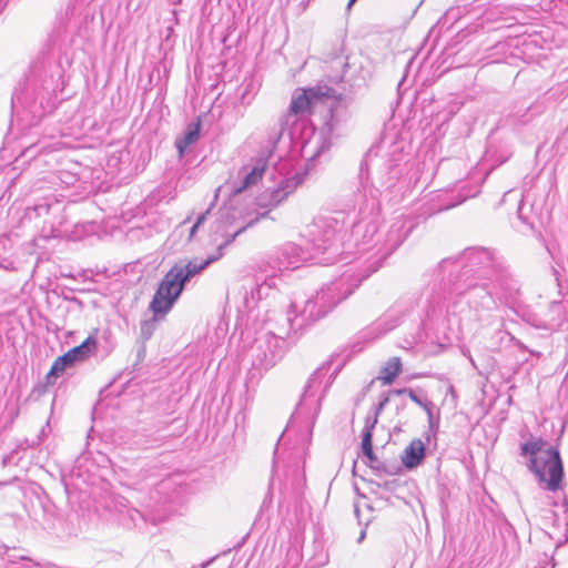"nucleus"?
Instances as JSON below:
<instances>
[{"label": "nucleus", "instance_id": "f257e3e1", "mask_svg": "<svg viewBox=\"0 0 568 568\" xmlns=\"http://www.w3.org/2000/svg\"><path fill=\"white\" fill-rule=\"evenodd\" d=\"M450 264L460 266L462 276L468 278L473 275L483 281V283L471 281L465 288L458 283L455 287L458 294L467 295L469 303L476 307L491 310L496 306L499 291L506 294L516 290V281L503 260L485 247L466 248L460 256L444 258L439 265L444 270Z\"/></svg>", "mask_w": 568, "mask_h": 568}, {"label": "nucleus", "instance_id": "f03ea898", "mask_svg": "<svg viewBox=\"0 0 568 568\" xmlns=\"http://www.w3.org/2000/svg\"><path fill=\"white\" fill-rule=\"evenodd\" d=\"M223 245L217 246L216 254L206 260L179 261L161 280L149 308L155 317L165 316L174 306L182 294L186 283L195 275L204 271L210 264L223 256Z\"/></svg>", "mask_w": 568, "mask_h": 568}, {"label": "nucleus", "instance_id": "7ed1b4c3", "mask_svg": "<svg viewBox=\"0 0 568 568\" xmlns=\"http://www.w3.org/2000/svg\"><path fill=\"white\" fill-rule=\"evenodd\" d=\"M520 455L528 459L527 467L536 476L542 489L548 491L560 489L564 467L558 449L547 447L546 442L538 438L521 444Z\"/></svg>", "mask_w": 568, "mask_h": 568}, {"label": "nucleus", "instance_id": "20e7f679", "mask_svg": "<svg viewBox=\"0 0 568 568\" xmlns=\"http://www.w3.org/2000/svg\"><path fill=\"white\" fill-rule=\"evenodd\" d=\"M338 230V221L331 216H317L306 226L303 236L316 263L328 265L346 260L339 251Z\"/></svg>", "mask_w": 568, "mask_h": 568}, {"label": "nucleus", "instance_id": "39448f33", "mask_svg": "<svg viewBox=\"0 0 568 568\" xmlns=\"http://www.w3.org/2000/svg\"><path fill=\"white\" fill-rule=\"evenodd\" d=\"M323 97L341 100L342 93L336 95V91L327 87L295 90L292 95L287 112L282 115V118L278 120V123L273 129H271L267 135L263 155L271 158L276 148V144L283 135V132L291 125H294L297 121V116L306 113L314 101Z\"/></svg>", "mask_w": 568, "mask_h": 568}, {"label": "nucleus", "instance_id": "423d86ee", "mask_svg": "<svg viewBox=\"0 0 568 568\" xmlns=\"http://www.w3.org/2000/svg\"><path fill=\"white\" fill-rule=\"evenodd\" d=\"M61 68L52 61L40 60L31 65L28 85L32 89L33 102L49 101L60 87Z\"/></svg>", "mask_w": 568, "mask_h": 568}, {"label": "nucleus", "instance_id": "0eeeda50", "mask_svg": "<svg viewBox=\"0 0 568 568\" xmlns=\"http://www.w3.org/2000/svg\"><path fill=\"white\" fill-rule=\"evenodd\" d=\"M377 268L378 265H375L374 267L371 265L365 273L361 272L357 274L354 272L349 273L351 270H348L342 277L323 286L315 295L321 307H323L328 314L339 302L351 295L355 288L359 286L363 280L367 278L372 273L377 271Z\"/></svg>", "mask_w": 568, "mask_h": 568}, {"label": "nucleus", "instance_id": "6e6552de", "mask_svg": "<svg viewBox=\"0 0 568 568\" xmlns=\"http://www.w3.org/2000/svg\"><path fill=\"white\" fill-rule=\"evenodd\" d=\"M347 113L344 108L338 103L331 106L329 118L326 120L318 135L314 136V141H310L304 149L314 144L313 153L306 162V171H310L315 165V160L323 153L328 151L332 146L333 136H338L342 131L343 123L346 121Z\"/></svg>", "mask_w": 568, "mask_h": 568}, {"label": "nucleus", "instance_id": "1a4fd4ad", "mask_svg": "<svg viewBox=\"0 0 568 568\" xmlns=\"http://www.w3.org/2000/svg\"><path fill=\"white\" fill-rule=\"evenodd\" d=\"M285 339L272 332L256 338L253 346L254 364L262 369L273 367L284 355Z\"/></svg>", "mask_w": 568, "mask_h": 568}, {"label": "nucleus", "instance_id": "9d476101", "mask_svg": "<svg viewBox=\"0 0 568 568\" xmlns=\"http://www.w3.org/2000/svg\"><path fill=\"white\" fill-rule=\"evenodd\" d=\"M272 260L274 263L272 268L275 273L276 271L295 268L300 265V263L308 260L316 261L307 245L305 248H303L300 245L292 242H287L280 246L274 252Z\"/></svg>", "mask_w": 568, "mask_h": 568}, {"label": "nucleus", "instance_id": "9b49d317", "mask_svg": "<svg viewBox=\"0 0 568 568\" xmlns=\"http://www.w3.org/2000/svg\"><path fill=\"white\" fill-rule=\"evenodd\" d=\"M95 349L97 341L93 336H89L79 346L69 349L65 354L58 357L49 372V376H58L67 366L89 358Z\"/></svg>", "mask_w": 568, "mask_h": 568}, {"label": "nucleus", "instance_id": "f8f14e48", "mask_svg": "<svg viewBox=\"0 0 568 568\" xmlns=\"http://www.w3.org/2000/svg\"><path fill=\"white\" fill-rule=\"evenodd\" d=\"M265 171L261 162L242 166L235 179L229 182L230 194L236 196L250 187L256 185Z\"/></svg>", "mask_w": 568, "mask_h": 568}, {"label": "nucleus", "instance_id": "ddd939ff", "mask_svg": "<svg viewBox=\"0 0 568 568\" xmlns=\"http://www.w3.org/2000/svg\"><path fill=\"white\" fill-rule=\"evenodd\" d=\"M255 205L257 209L264 210L263 212H256L255 216L247 220L243 225L239 226L231 235H229L223 243V250L229 246L240 234H242L247 227L254 225L258 220L267 216V214L275 209L273 204L272 193L270 189H266L255 199Z\"/></svg>", "mask_w": 568, "mask_h": 568}, {"label": "nucleus", "instance_id": "4468645a", "mask_svg": "<svg viewBox=\"0 0 568 568\" xmlns=\"http://www.w3.org/2000/svg\"><path fill=\"white\" fill-rule=\"evenodd\" d=\"M412 226L406 227V221L403 217L396 219L386 233L383 256L385 257L394 252L404 242Z\"/></svg>", "mask_w": 568, "mask_h": 568}, {"label": "nucleus", "instance_id": "2eb2a0df", "mask_svg": "<svg viewBox=\"0 0 568 568\" xmlns=\"http://www.w3.org/2000/svg\"><path fill=\"white\" fill-rule=\"evenodd\" d=\"M276 290V273L273 271L271 275H266L264 278L256 277L255 287L252 288L251 295L245 296L244 302L246 307H253L255 303L266 298L271 295L272 291Z\"/></svg>", "mask_w": 568, "mask_h": 568}, {"label": "nucleus", "instance_id": "dca6fc26", "mask_svg": "<svg viewBox=\"0 0 568 568\" xmlns=\"http://www.w3.org/2000/svg\"><path fill=\"white\" fill-rule=\"evenodd\" d=\"M326 314V311L321 307L318 300L314 296L313 298L305 302L304 308L302 310L300 316H296L294 320L288 316L287 320L291 322L292 327L295 325L297 327H302L306 323L318 321Z\"/></svg>", "mask_w": 568, "mask_h": 568}, {"label": "nucleus", "instance_id": "f3484780", "mask_svg": "<svg viewBox=\"0 0 568 568\" xmlns=\"http://www.w3.org/2000/svg\"><path fill=\"white\" fill-rule=\"evenodd\" d=\"M303 181L304 174L296 173L292 178L283 179L276 187L270 189L275 207L284 202L287 196L291 195L296 190V187L303 183Z\"/></svg>", "mask_w": 568, "mask_h": 568}, {"label": "nucleus", "instance_id": "a211bd4d", "mask_svg": "<svg viewBox=\"0 0 568 568\" xmlns=\"http://www.w3.org/2000/svg\"><path fill=\"white\" fill-rule=\"evenodd\" d=\"M425 457V446L420 439H414L405 448L402 460L405 467L412 469L418 466Z\"/></svg>", "mask_w": 568, "mask_h": 568}, {"label": "nucleus", "instance_id": "6ab92c4d", "mask_svg": "<svg viewBox=\"0 0 568 568\" xmlns=\"http://www.w3.org/2000/svg\"><path fill=\"white\" fill-rule=\"evenodd\" d=\"M200 122L191 123L182 136L178 138L175 141V146L180 156H182L185 150L192 145L195 141H197L200 136Z\"/></svg>", "mask_w": 568, "mask_h": 568}, {"label": "nucleus", "instance_id": "aec40b11", "mask_svg": "<svg viewBox=\"0 0 568 568\" xmlns=\"http://www.w3.org/2000/svg\"><path fill=\"white\" fill-rule=\"evenodd\" d=\"M324 375L325 374L323 373V369H317L310 376V378L305 385V388H304V393L302 396V400L300 403V407L304 406L306 404V402L308 400V398L315 397L316 392L318 390V388L321 387V385L323 383Z\"/></svg>", "mask_w": 568, "mask_h": 568}, {"label": "nucleus", "instance_id": "412c9836", "mask_svg": "<svg viewBox=\"0 0 568 568\" xmlns=\"http://www.w3.org/2000/svg\"><path fill=\"white\" fill-rule=\"evenodd\" d=\"M6 568H59V567L51 562H39V561H36L32 558H29L26 556H21V557L10 556L8 558Z\"/></svg>", "mask_w": 568, "mask_h": 568}, {"label": "nucleus", "instance_id": "4be33fe9", "mask_svg": "<svg viewBox=\"0 0 568 568\" xmlns=\"http://www.w3.org/2000/svg\"><path fill=\"white\" fill-rule=\"evenodd\" d=\"M469 196H470L469 194H466V195L437 194L436 199L438 201V206L436 209H434L432 212H429V214H434L436 212H442V211L455 207V206L462 204L463 202H465Z\"/></svg>", "mask_w": 568, "mask_h": 568}, {"label": "nucleus", "instance_id": "5701e85b", "mask_svg": "<svg viewBox=\"0 0 568 568\" xmlns=\"http://www.w3.org/2000/svg\"><path fill=\"white\" fill-rule=\"evenodd\" d=\"M339 81L343 83V90L347 94H352L366 85V78L362 72L356 75H347V71H345Z\"/></svg>", "mask_w": 568, "mask_h": 568}, {"label": "nucleus", "instance_id": "b1692460", "mask_svg": "<svg viewBox=\"0 0 568 568\" xmlns=\"http://www.w3.org/2000/svg\"><path fill=\"white\" fill-rule=\"evenodd\" d=\"M399 318L393 313L387 312L383 317L375 322L371 329L378 331L377 336L383 335L398 325Z\"/></svg>", "mask_w": 568, "mask_h": 568}, {"label": "nucleus", "instance_id": "393cba45", "mask_svg": "<svg viewBox=\"0 0 568 568\" xmlns=\"http://www.w3.org/2000/svg\"><path fill=\"white\" fill-rule=\"evenodd\" d=\"M400 368V359L398 357H393L387 362L386 366L382 369L378 378L382 379L385 385H388L393 383V381L399 374Z\"/></svg>", "mask_w": 568, "mask_h": 568}, {"label": "nucleus", "instance_id": "a878e982", "mask_svg": "<svg viewBox=\"0 0 568 568\" xmlns=\"http://www.w3.org/2000/svg\"><path fill=\"white\" fill-rule=\"evenodd\" d=\"M258 90L253 79H245L239 88V97L242 104H250Z\"/></svg>", "mask_w": 568, "mask_h": 568}, {"label": "nucleus", "instance_id": "bb28decb", "mask_svg": "<svg viewBox=\"0 0 568 568\" xmlns=\"http://www.w3.org/2000/svg\"><path fill=\"white\" fill-rule=\"evenodd\" d=\"M166 517H168V514H163V515H152V514L144 515L143 513H141L138 509L129 510V518H130V521H131L132 526H138L139 521H146V520H151L152 524L155 525V524H158L160 521L165 520Z\"/></svg>", "mask_w": 568, "mask_h": 568}, {"label": "nucleus", "instance_id": "cd10ccee", "mask_svg": "<svg viewBox=\"0 0 568 568\" xmlns=\"http://www.w3.org/2000/svg\"><path fill=\"white\" fill-rule=\"evenodd\" d=\"M379 415H376L371 410V413L365 418V425L362 430V439H364V445L368 448L369 440H373V430L378 422Z\"/></svg>", "mask_w": 568, "mask_h": 568}, {"label": "nucleus", "instance_id": "c85d7f7f", "mask_svg": "<svg viewBox=\"0 0 568 568\" xmlns=\"http://www.w3.org/2000/svg\"><path fill=\"white\" fill-rule=\"evenodd\" d=\"M155 318L152 321H144L141 323V334L144 338H150L154 328Z\"/></svg>", "mask_w": 568, "mask_h": 568}, {"label": "nucleus", "instance_id": "c756f323", "mask_svg": "<svg viewBox=\"0 0 568 568\" xmlns=\"http://www.w3.org/2000/svg\"><path fill=\"white\" fill-rule=\"evenodd\" d=\"M389 403V394L383 393L382 398L377 405L372 408V412L376 415H381L385 406Z\"/></svg>", "mask_w": 568, "mask_h": 568}, {"label": "nucleus", "instance_id": "7c9ffc66", "mask_svg": "<svg viewBox=\"0 0 568 568\" xmlns=\"http://www.w3.org/2000/svg\"><path fill=\"white\" fill-rule=\"evenodd\" d=\"M420 407L426 412V414L428 416L429 425H433L434 407H435L434 403L430 402L429 399L425 398V402H423Z\"/></svg>", "mask_w": 568, "mask_h": 568}, {"label": "nucleus", "instance_id": "2f4dec72", "mask_svg": "<svg viewBox=\"0 0 568 568\" xmlns=\"http://www.w3.org/2000/svg\"><path fill=\"white\" fill-rule=\"evenodd\" d=\"M362 452H363V455L365 457H367L371 463L377 460V457L374 455V452H373L372 440H369L368 448H366L364 445V439H362Z\"/></svg>", "mask_w": 568, "mask_h": 568}, {"label": "nucleus", "instance_id": "473e14b6", "mask_svg": "<svg viewBox=\"0 0 568 568\" xmlns=\"http://www.w3.org/2000/svg\"><path fill=\"white\" fill-rule=\"evenodd\" d=\"M209 213H210V209H207L204 213H202L197 216L196 222L194 223V225L191 227V231H190L191 237L195 234L197 227L204 223V221L206 220V215Z\"/></svg>", "mask_w": 568, "mask_h": 568}, {"label": "nucleus", "instance_id": "72a5a7b5", "mask_svg": "<svg viewBox=\"0 0 568 568\" xmlns=\"http://www.w3.org/2000/svg\"><path fill=\"white\" fill-rule=\"evenodd\" d=\"M209 213H210V209H207L204 213H202L197 216L196 222L194 223V225L191 227V231H190L191 237L195 234L197 227L204 223V221L206 220V215Z\"/></svg>", "mask_w": 568, "mask_h": 568}, {"label": "nucleus", "instance_id": "f704fd0d", "mask_svg": "<svg viewBox=\"0 0 568 568\" xmlns=\"http://www.w3.org/2000/svg\"><path fill=\"white\" fill-rule=\"evenodd\" d=\"M407 396L418 406H420L423 402H425V398H420L413 388L407 389Z\"/></svg>", "mask_w": 568, "mask_h": 568}, {"label": "nucleus", "instance_id": "c9c22d12", "mask_svg": "<svg viewBox=\"0 0 568 568\" xmlns=\"http://www.w3.org/2000/svg\"><path fill=\"white\" fill-rule=\"evenodd\" d=\"M0 267L4 268L7 271H16L17 270L14 263L7 258H4L0 262Z\"/></svg>", "mask_w": 568, "mask_h": 568}, {"label": "nucleus", "instance_id": "e433bc0d", "mask_svg": "<svg viewBox=\"0 0 568 568\" xmlns=\"http://www.w3.org/2000/svg\"><path fill=\"white\" fill-rule=\"evenodd\" d=\"M562 508H564V519L566 520V530L568 531V499L567 497L562 500Z\"/></svg>", "mask_w": 568, "mask_h": 568}, {"label": "nucleus", "instance_id": "4c0bfd02", "mask_svg": "<svg viewBox=\"0 0 568 568\" xmlns=\"http://www.w3.org/2000/svg\"><path fill=\"white\" fill-rule=\"evenodd\" d=\"M407 389L408 388H397V389H392L388 392L389 395H396V396H400V395H407Z\"/></svg>", "mask_w": 568, "mask_h": 568}, {"label": "nucleus", "instance_id": "58836bf2", "mask_svg": "<svg viewBox=\"0 0 568 568\" xmlns=\"http://www.w3.org/2000/svg\"><path fill=\"white\" fill-rule=\"evenodd\" d=\"M365 537H366V529H365V528H363V529L361 530V532H359L358 538H357V542H358V544H361V542L365 539Z\"/></svg>", "mask_w": 568, "mask_h": 568}, {"label": "nucleus", "instance_id": "ea45409f", "mask_svg": "<svg viewBox=\"0 0 568 568\" xmlns=\"http://www.w3.org/2000/svg\"><path fill=\"white\" fill-rule=\"evenodd\" d=\"M367 231H372V232H373V234H375V233H376V231H377L376 225H375V224H369V225H367Z\"/></svg>", "mask_w": 568, "mask_h": 568}, {"label": "nucleus", "instance_id": "a19ab883", "mask_svg": "<svg viewBox=\"0 0 568 568\" xmlns=\"http://www.w3.org/2000/svg\"><path fill=\"white\" fill-rule=\"evenodd\" d=\"M355 2H356V0H349L346 9L349 10Z\"/></svg>", "mask_w": 568, "mask_h": 568}, {"label": "nucleus", "instance_id": "79ce46f5", "mask_svg": "<svg viewBox=\"0 0 568 568\" xmlns=\"http://www.w3.org/2000/svg\"><path fill=\"white\" fill-rule=\"evenodd\" d=\"M29 90L32 91V89L27 84V91H29ZM24 99H28V92H26ZM30 99L33 101L32 94L30 95Z\"/></svg>", "mask_w": 568, "mask_h": 568}, {"label": "nucleus", "instance_id": "37998d69", "mask_svg": "<svg viewBox=\"0 0 568 568\" xmlns=\"http://www.w3.org/2000/svg\"><path fill=\"white\" fill-rule=\"evenodd\" d=\"M358 511H359V510H358V508H357V507H355V514H356V516H358Z\"/></svg>", "mask_w": 568, "mask_h": 568}, {"label": "nucleus", "instance_id": "c03bdc74", "mask_svg": "<svg viewBox=\"0 0 568 568\" xmlns=\"http://www.w3.org/2000/svg\"><path fill=\"white\" fill-rule=\"evenodd\" d=\"M361 225H356V232H359Z\"/></svg>", "mask_w": 568, "mask_h": 568}]
</instances>
